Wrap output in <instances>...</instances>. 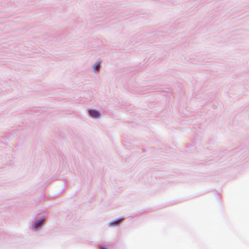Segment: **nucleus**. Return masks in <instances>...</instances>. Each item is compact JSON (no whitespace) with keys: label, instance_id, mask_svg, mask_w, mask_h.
I'll return each mask as SVG.
<instances>
[{"label":"nucleus","instance_id":"nucleus-3","mask_svg":"<svg viewBox=\"0 0 249 249\" xmlns=\"http://www.w3.org/2000/svg\"><path fill=\"white\" fill-rule=\"evenodd\" d=\"M121 221V219L118 220H116V221L111 222V223H110L109 224L111 226H117L119 224V223H120Z\"/></svg>","mask_w":249,"mask_h":249},{"label":"nucleus","instance_id":"nucleus-2","mask_svg":"<svg viewBox=\"0 0 249 249\" xmlns=\"http://www.w3.org/2000/svg\"><path fill=\"white\" fill-rule=\"evenodd\" d=\"M101 67V64L100 62H96L93 65V69L94 70V71L96 72V71L99 69Z\"/></svg>","mask_w":249,"mask_h":249},{"label":"nucleus","instance_id":"nucleus-1","mask_svg":"<svg viewBox=\"0 0 249 249\" xmlns=\"http://www.w3.org/2000/svg\"><path fill=\"white\" fill-rule=\"evenodd\" d=\"M89 113L92 117L95 119L100 118L101 115L99 111L94 109H90L89 111Z\"/></svg>","mask_w":249,"mask_h":249},{"label":"nucleus","instance_id":"nucleus-4","mask_svg":"<svg viewBox=\"0 0 249 249\" xmlns=\"http://www.w3.org/2000/svg\"><path fill=\"white\" fill-rule=\"evenodd\" d=\"M43 220H38L36 224H35V228H37L38 227H39L42 223Z\"/></svg>","mask_w":249,"mask_h":249}]
</instances>
